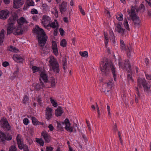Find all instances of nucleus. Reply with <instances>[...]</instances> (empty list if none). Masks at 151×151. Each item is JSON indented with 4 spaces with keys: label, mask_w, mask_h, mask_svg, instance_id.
<instances>
[{
    "label": "nucleus",
    "mask_w": 151,
    "mask_h": 151,
    "mask_svg": "<svg viewBox=\"0 0 151 151\" xmlns=\"http://www.w3.org/2000/svg\"><path fill=\"white\" fill-rule=\"evenodd\" d=\"M49 63L50 64V67L52 68V70L56 73H58L60 71L59 64L56 60H52L50 59L49 60Z\"/></svg>",
    "instance_id": "423d86ee"
},
{
    "label": "nucleus",
    "mask_w": 151,
    "mask_h": 151,
    "mask_svg": "<svg viewBox=\"0 0 151 151\" xmlns=\"http://www.w3.org/2000/svg\"><path fill=\"white\" fill-rule=\"evenodd\" d=\"M36 98L37 99L36 101L38 102V104H39L40 106H42V103L41 102L42 100L41 98L39 96L38 98Z\"/></svg>",
    "instance_id": "49530a36"
},
{
    "label": "nucleus",
    "mask_w": 151,
    "mask_h": 151,
    "mask_svg": "<svg viewBox=\"0 0 151 151\" xmlns=\"http://www.w3.org/2000/svg\"><path fill=\"white\" fill-rule=\"evenodd\" d=\"M13 59L14 61L19 63H22L24 61V59L17 55H14Z\"/></svg>",
    "instance_id": "f3484780"
},
{
    "label": "nucleus",
    "mask_w": 151,
    "mask_h": 151,
    "mask_svg": "<svg viewBox=\"0 0 151 151\" xmlns=\"http://www.w3.org/2000/svg\"><path fill=\"white\" fill-rule=\"evenodd\" d=\"M132 70L130 73H128V74L127 76V79L129 81L133 82V79L132 78Z\"/></svg>",
    "instance_id": "cd10ccee"
},
{
    "label": "nucleus",
    "mask_w": 151,
    "mask_h": 151,
    "mask_svg": "<svg viewBox=\"0 0 151 151\" xmlns=\"http://www.w3.org/2000/svg\"><path fill=\"white\" fill-rule=\"evenodd\" d=\"M23 34V30L22 28H21L19 32L15 31L13 33V34L15 35H22Z\"/></svg>",
    "instance_id": "72a5a7b5"
},
{
    "label": "nucleus",
    "mask_w": 151,
    "mask_h": 151,
    "mask_svg": "<svg viewBox=\"0 0 151 151\" xmlns=\"http://www.w3.org/2000/svg\"><path fill=\"white\" fill-rule=\"evenodd\" d=\"M9 51H12L15 52H19V50L16 47H14L12 46L11 45L10 47Z\"/></svg>",
    "instance_id": "5701e85b"
},
{
    "label": "nucleus",
    "mask_w": 151,
    "mask_h": 151,
    "mask_svg": "<svg viewBox=\"0 0 151 151\" xmlns=\"http://www.w3.org/2000/svg\"><path fill=\"white\" fill-rule=\"evenodd\" d=\"M4 30L3 29L1 30L0 33V38L1 39H4Z\"/></svg>",
    "instance_id": "37998d69"
},
{
    "label": "nucleus",
    "mask_w": 151,
    "mask_h": 151,
    "mask_svg": "<svg viewBox=\"0 0 151 151\" xmlns=\"http://www.w3.org/2000/svg\"><path fill=\"white\" fill-rule=\"evenodd\" d=\"M52 109L51 108L47 106L46 108L45 117L46 119L50 120L52 116Z\"/></svg>",
    "instance_id": "1a4fd4ad"
},
{
    "label": "nucleus",
    "mask_w": 151,
    "mask_h": 151,
    "mask_svg": "<svg viewBox=\"0 0 151 151\" xmlns=\"http://www.w3.org/2000/svg\"><path fill=\"white\" fill-rule=\"evenodd\" d=\"M124 25L128 31L130 30V29L129 28V24L127 20L126 19H124Z\"/></svg>",
    "instance_id": "f704fd0d"
},
{
    "label": "nucleus",
    "mask_w": 151,
    "mask_h": 151,
    "mask_svg": "<svg viewBox=\"0 0 151 151\" xmlns=\"http://www.w3.org/2000/svg\"><path fill=\"white\" fill-rule=\"evenodd\" d=\"M55 11V15L56 17H58V11L57 10V9L55 7L54 8Z\"/></svg>",
    "instance_id": "e2e57ef3"
},
{
    "label": "nucleus",
    "mask_w": 151,
    "mask_h": 151,
    "mask_svg": "<svg viewBox=\"0 0 151 151\" xmlns=\"http://www.w3.org/2000/svg\"><path fill=\"white\" fill-rule=\"evenodd\" d=\"M68 125H68L65 126L64 127L65 129L68 132H73L74 129L73 127H70V125Z\"/></svg>",
    "instance_id": "a878e982"
},
{
    "label": "nucleus",
    "mask_w": 151,
    "mask_h": 151,
    "mask_svg": "<svg viewBox=\"0 0 151 151\" xmlns=\"http://www.w3.org/2000/svg\"><path fill=\"white\" fill-rule=\"evenodd\" d=\"M121 49L122 50L126 51L127 55L128 57L130 58L131 56V52L132 51L131 48H129L128 47H126L124 45H121Z\"/></svg>",
    "instance_id": "ddd939ff"
},
{
    "label": "nucleus",
    "mask_w": 151,
    "mask_h": 151,
    "mask_svg": "<svg viewBox=\"0 0 151 151\" xmlns=\"http://www.w3.org/2000/svg\"><path fill=\"white\" fill-rule=\"evenodd\" d=\"M50 99L52 106L55 107H57L58 106L57 103L54 99H52L51 97H50Z\"/></svg>",
    "instance_id": "2f4dec72"
},
{
    "label": "nucleus",
    "mask_w": 151,
    "mask_h": 151,
    "mask_svg": "<svg viewBox=\"0 0 151 151\" xmlns=\"http://www.w3.org/2000/svg\"><path fill=\"white\" fill-rule=\"evenodd\" d=\"M17 144L18 145V148L19 149L21 150H22L24 148V145L25 144H23V141L21 142H19L17 143Z\"/></svg>",
    "instance_id": "7c9ffc66"
},
{
    "label": "nucleus",
    "mask_w": 151,
    "mask_h": 151,
    "mask_svg": "<svg viewBox=\"0 0 151 151\" xmlns=\"http://www.w3.org/2000/svg\"><path fill=\"white\" fill-rule=\"evenodd\" d=\"M16 139L17 140V143L23 141L22 140L21 136L20 134H18L17 135L16 137Z\"/></svg>",
    "instance_id": "79ce46f5"
},
{
    "label": "nucleus",
    "mask_w": 151,
    "mask_h": 151,
    "mask_svg": "<svg viewBox=\"0 0 151 151\" xmlns=\"http://www.w3.org/2000/svg\"><path fill=\"white\" fill-rule=\"evenodd\" d=\"M0 122L1 124V127L4 128H6L7 131H9L11 129V127L9 124L6 119H4L1 121Z\"/></svg>",
    "instance_id": "6e6552de"
},
{
    "label": "nucleus",
    "mask_w": 151,
    "mask_h": 151,
    "mask_svg": "<svg viewBox=\"0 0 151 151\" xmlns=\"http://www.w3.org/2000/svg\"><path fill=\"white\" fill-rule=\"evenodd\" d=\"M32 123L34 125H39L40 122L38 121L37 119L34 116L32 117Z\"/></svg>",
    "instance_id": "b1692460"
},
{
    "label": "nucleus",
    "mask_w": 151,
    "mask_h": 151,
    "mask_svg": "<svg viewBox=\"0 0 151 151\" xmlns=\"http://www.w3.org/2000/svg\"><path fill=\"white\" fill-rule=\"evenodd\" d=\"M122 22H119L118 23L116 26L117 28V29H116V31L117 32L120 33L121 31V30L123 29L122 28Z\"/></svg>",
    "instance_id": "4be33fe9"
},
{
    "label": "nucleus",
    "mask_w": 151,
    "mask_h": 151,
    "mask_svg": "<svg viewBox=\"0 0 151 151\" xmlns=\"http://www.w3.org/2000/svg\"><path fill=\"white\" fill-rule=\"evenodd\" d=\"M135 9L136 7L132 5L131 7V10H130L129 9L127 10V12L130 17H132V16L136 14L135 13Z\"/></svg>",
    "instance_id": "a211bd4d"
},
{
    "label": "nucleus",
    "mask_w": 151,
    "mask_h": 151,
    "mask_svg": "<svg viewBox=\"0 0 151 151\" xmlns=\"http://www.w3.org/2000/svg\"><path fill=\"white\" fill-rule=\"evenodd\" d=\"M7 136H9V137H6V135L1 131H0V141L3 143L5 142V139L7 140H10L12 138V137L9 133L7 134Z\"/></svg>",
    "instance_id": "0eeeda50"
},
{
    "label": "nucleus",
    "mask_w": 151,
    "mask_h": 151,
    "mask_svg": "<svg viewBox=\"0 0 151 151\" xmlns=\"http://www.w3.org/2000/svg\"><path fill=\"white\" fill-rule=\"evenodd\" d=\"M114 132L116 133L117 130V125L116 123H115L113 127Z\"/></svg>",
    "instance_id": "680f3d73"
},
{
    "label": "nucleus",
    "mask_w": 151,
    "mask_h": 151,
    "mask_svg": "<svg viewBox=\"0 0 151 151\" xmlns=\"http://www.w3.org/2000/svg\"><path fill=\"white\" fill-rule=\"evenodd\" d=\"M62 62L63 65V69L64 70V72L65 73V70L66 69L67 65V59L66 57H65L63 58Z\"/></svg>",
    "instance_id": "412c9836"
},
{
    "label": "nucleus",
    "mask_w": 151,
    "mask_h": 151,
    "mask_svg": "<svg viewBox=\"0 0 151 151\" xmlns=\"http://www.w3.org/2000/svg\"><path fill=\"white\" fill-rule=\"evenodd\" d=\"M29 100V98L27 95L24 96L23 97V103L26 105V104L28 102Z\"/></svg>",
    "instance_id": "4c0bfd02"
},
{
    "label": "nucleus",
    "mask_w": 151,
    "mask_h": 151,
    "mask_svg": "<svg viewBox=\"0 0 151 151\" xmlns=\"http://www.w3.org/2000/svg\"><path fill=\"white\" fill-rule=\"evenodd\" d=\"M27 140L30 145L32 144L33 142L32 140L30 138H28Z\"/></svg>",
    "instance_id": "69168bd1"
},
{
    "label": "nucleus",
    "mask_w": 151,
    "mask_h": 151,
    "mask_svg": "<svg viewBox=\"0 0 151 151\" xmlns=\"http://www.w3.org/2000/svg\"><path fill=\"white\" fill-rule=\"evenodd\" d=\"M52 50L58 48L57 43L55 41L52 40Z\"/></svg>",
    "instance_id": "473e14b6"
},
{
    "label": "nucleus",
    "mask_w": 151,
    "mask_h": 151,
    "mask_svg": "<svg viewBox=\"0 0 151 151\" xmlns=\"http://www.w3.org/2000/svg\"><path fill=\"white\" fill-rule=\"evenodd\" d=\"M137 83L139 87H141V84L142 85L144 91L148 93L150 91V86L148 85V83L146 82L145 79H138Z\"/></svg>",
    "instance_id": "39448f33"
},
{
    "label": "nucleus",
    "mask_w": 151,
    "mask_h": 151,
    "mask_svg": "<svg viewBox=\"0 0 151 151\" xmlns=\"http://www.w3.org/2000/svg\"><path fill=\"white\" fill-rule=\"evenodd\" d=\"M78 7L79 9V10L81 13L83 15H85V13L84 11L82 9V7L81 6H79Z\"/></svg>",
    "instance_id": "de8ad7c7"
},
{
    "label": "nucleus",
    "mask_w": 151,
    "mask_h": 151,
    "mask_svg": "<svg viewBox=\"0 0 151 151\" xmlns=\"http://www.w3.org/2000/svg\"><path fill=\"white\" fill-rule=\"evenodd\" d=\"M107 86L108 89H111L113 86V84L112 81L108 82L107 84Z\"/></svg>",
    "instance_id": "ea45409f"
},
{
    "label": "nucleus",
    "mask_w": 151,
    "mask_h": 151,
    "mask_svg": "<svg viewBox=\"0 0 151 151\" xmlns=\"http://www.w3.org/2000/svg\"><path fill=\"white\" fill-rule=\"evenodd\" d=\"M124 68L126 70L127 73H130L131 71V66L130 63L128 59L126 60L124 64Z\"/></svg>",
    "instance_id": "f8f14e48"
},
{
    "label": "nucleus",
    "mask_w": 151,
    "mask_h": 151,
    "mask_svg": "<svg viewBox=\"0 0 151 151\" xmlns=\"http://www.w3.org/2000/svg\"><path fill=\"white\" fill-rule=\"evenodd\" d=\"M100 70L102 72L103 75L107 76L108 75V72L111 69V72L113 76L114 80L116 81V71L111 61L108 62L107 60L104 63V61H102L100 64Z\"/></svg>",
    "instance_id": "f03ea898"
},
{
    "label": "nucleus",
    "mask_w": 151,
    "mask_h": 151,
    "mask_svg": "<svg viewBox=\"0 0 151 151\" xmlns=\"http://www.w3.org/2000/svg\"><path fill=\"white\" fill-rule=\"evenodd\" d=\"M9 151H17L16 147L14 146H11L10 147Z\"/></svg>",
    "instance_id": "c03bdc74"
},
{
    "label": "nucleus",
    "mask_w": 151,
    "mask_h": 151,
    "mask_svg": "<svg viewBox=\"0 0 151 151\" xmlns=\"http://www.w3.org/2000/svg\"><path fill=\"white\" fill-rule=\"evenodd\" d=\"M119 68H124L123 66V63L122 62V59H119Z\"/></svg>",
    "instance_id": "8fccbe9b"
},
{
    "label": "nucleus",
    "mask_w": 151,
    "mask_h": 151,
    "mask_svg": "<svg viewBox=\"0 0 151 151\" xmlns=\"http://www.w3.org/2000/svg\"><path fill=\"white\" fill-rule=\"evenodd\" d=\"M36 142L40 144V145L43 146L44 145V142L42 139L41 138L40 139L36 138Z\"/></svg>",
    "instance_id": "393cba45"
},
{
    "label": "nucleus",
    "mask_w": 151,
    "mask_h": 151,
    "mask_svg": "<svg viewBox=\"0 0 151 151\" xmlns=\"http://www.w3.org/2000/svg\"><path fill=\"white\" fill-rule=\"evenodd\" d=\"M29 123V121L27 118H25L23 120V123L26 125H27Z\"/></svg>",
    "instance_id": "864d4df0"
},
{
    "label": "nucleus",
    "mask_w": 151,
    "mask_h": 151,
    "mask_svg": "<svg viewBox=\"0 0 151 151\" xmlns=\"http://www.w3.org/2000/svg\"><path fill=\"white\" fill-rule=\"evenodd\" d=\"M50 19V18L48 16L44 15L42 17V23L45 24H46V22L49 21Z\"/></svg>",
    "instance_id": "aec40b11"
},
{
    "label": "nucleus",
    "mask_w": 151,
    "mask_h": 151,
    "mask_svg": "<svg viewBox=\"0 0 151 151\" xmlns=\"http://www.w3.org/2000/svg\"><path fill=\"white\" fill-rule=\"evenodd\" d=\"M24 151H29L28 146L26 144L24 145Z\"/></svg>",
    "instance_id": "13d9d810"
},
{
    "label": "nucleus",
    "mask_w": 151,
    "mask_h": 151,
    "mask_svg": "<svg viewBox=\"0 0 151 151\" xmlns=\"http://www.w3.org/2000/svg\"><path fill=\"white\" fill-rule=\"evenodd\" d=\"M18 16L16 13H14L7 20V35H9L13 33V30L15 29L14 26L16 21H17L19 27L22 28V25L24 23H27V21L24 17H21L17 19Z\"/></svg>",
    "instance_id": "f257e3e1"
},
{
    "label": "nucleus",
    "mask_w": 151,
    "mask_h": 151,
    "mask_svg": "<svg viewBox=\"0 0 151 151\" xmlns=\"http://www.w3.org/2000/svg\"><path fill=\"white\" fill-rule=\"evenodd\" d=\"M60 44L61 46L65 47L67 45V41L65 39H63L60 41Z\"/></svg>",
    "instance_id": "bb28decb"
},
{
    "label": "nucleus",
    "mask_w": 151,
    "mask_h": 151,
    "mask_svg": "<svg viewBox=\"0 0 151 151\" xmlns=\"http://www.w3.org/2000/svg\"><path fill=\"white\" fill-rule=\"evenodd\" d=\"M50 27L54 29L55 28H56V26L55 22H53L51 23V24H50Z\"/></svg>",
    "instance_id": "4d7b16f0"
},
{
    "label": "nucleus",
    "mask_w": 151,
    "mask_h": 151,
    "mask_svg": "<svg viewBox=\"0 0 151 151\" xmlns=\"http://www.w3.org/2000/svg\"><path fill=\"white\" fill-rule=\"evenodd\" d=\"M80 55L82 57L86 58L88 57V53L86 51H84L83 52H79Z\"/></svg>",
    "instance_id": "c756f323"
},
{
    "label": "nucleus",
    "mask_w": 151,
    "mask_h": 151,
    "mask_svg": "<svg viewBox=\"0 0 151 151\" xmlns=\"http://www.w3.org/2000/svg\"><path fill=\"white\" fill-rule=\"evenodd\" d=\"M23 4L21 0H14L13 7L15 9H17L21 6Z\"/></svg>",
    "instance_id": "4468645a"
},
{
    "label": "nucleus",
    "mask_w": 151,
    "mask_h": 151,
    "mask_svg": "<svg viewBox=\"0 0 151 151\" xmlns=\"http://www.w3.org/2000/svg\"><path fill=\"white\" fill-rule=\"evenodd\" d=\"M53 50V52L54 54L56 56H57L58 55V49L56 48L52 50Z\"/></svg>",
    "instance_id": "6e6d98bb"
},
{
    "label": "nucleus",
    "mask_w": 151,
    "mask_h": 151,
    "mask_svg": "<svg viewBox=\"0 0 151 151\" xmlns=\"http://www.w3.org/2000/svg\"><path fill=\"white\" fill-rule=\"evenodd\" d=\"M57 127L59 130H62L63 129V127L62 126V124L60 122H57Z\"/></svg>",
    "instance_id": "a19ab883"
},
{
    "label": "nucleus",
    "mask_w": 151,
    "mask_h": 151,
    "mask_svg": "<svg viewBox=\"0 0 151 151\" xmlns=\"http://www.w3.org/2000/svg\"><path fill=\"white\" fill-rule=\"evenodd\" d=\"M59 31L61 36H63L65 35V32L63 28H60L59 29Z\"/></svg>",
    "instance_id": "603ef678"
},
{
    "label": "nucleus",
    "mask_w": 151,
    "mask_h": 151,
    "mask_svg": "<svg viewBox=\"0 0 151 151\" xmlns=\"http://www.w3.org/2000/svg\"><path fill=\"white\" fill-rule=\"evenodd\" d=\"M67 6V3L64 1L60 5V11L62 14L63 13V12H65L66 10Z\"/></svg>",
    "instance_id": "dca6fc26"
},
{
    "label": "nucleus",
    "mask_w": 151,
    "mask_h": 151,
    "mask_svg": "<svg viewBox=\"0 0 151 151\" xmlns=\"http://www.w3.org/2000/svg\"><path fill=\"white\" fill-rule=\"evenodd\" d=\"M31 13L32 14H37L38 13V12L36 9L33 8L31 9Z\"/></svg>",
    "instance_id": "09e8293b"
},
{
    "label": "nucleus",
    "mask_w": 151,
    "mask_h": 151,
    "mask_svg": "<svg viewBox=\"0 0 151 151\" xmlns=\"http://www.w3.org/2000/svg\"><path fill=\"white\" fill-rule=\"evenodd\" d=\"M42 7L43 8V9L45 11L47 9V6L46 4H42Z\"/></svg>",
    "instance_id": "338daca9"
},
{
    "label": "nucleus",
    "mask_w": 151,
    "mask_h": 151,
    "mask_svg": "<svg viewBox=\"0 0 151 151\" xmlns=\"http://www.w3.org/2000/svg\"><path fill=\"white\" fill-rule=\"evenodd\" d=\"M104 37H105V44L106 45L109 42V39H108V37H107V35L104 34Z\"/></svg>",
    "instance_id": "5fc2aeb1"
},
{
    "label": "nucleus",
    "mask_w": 151,
    "mask_h": 151,
    "mask_svg": "<svg viewBox=\"0 0 151 151\" xmlns=\"http://www.w3.org/2000/svg\"><path fill=\"white\" fill-rule=\"evenodd\" d=\"M130 18V19H129L128 18V19L132 21V24L134 27L135 28L139 29L142 25L141 21L139 17L137 14H134L133 16H132V17Z\"/></svg>",
    "instance_id": "20e7f679"
},
{
    "label": "nucleus",
    "mask_w": 151,
    "mask_h": 151,
    "mask_svg": "<svg viewBox=\"0 0 151 151\" xmlns=\"http://www.w3.org/2000/svg\"><path fill=\"white\" fill-rule=\"evenodd\" d=\"M53 148L52 147H46V151H52Z\"/></svg>",
    "instance_id": "052dcab7"
},
{
    "label": "nucleus",
    "mask_w": 151,
    "mask_h": 151,
    "mask_svg": "<svg viewBox=\"0 0 151 151\" xmlns=\"http://www.w3.org/2000/svg\"><path fill=\"white\" fill-rule=\"evenodd\" d=\"M32 69L33 73H35V72L40 70L39 68L35 66H33L32 67Z\"/></svg>",
    "instance_id": "e433bc0d"
},
{
    "label": "nucleus",
    "mask_w": 151,
    "mask_h": 151,
    "mask_svg": "<svg viewBox=\"0 0 151 151\" xmlns=\"http://www.w3.org/2000/svg\"><path fill=\"white\" fill-rule=\"evenodd\" d=\"M35 89L37 91H39L41 88V86L39 83L36 84L34 86Z\"/></svg>",
    "instance_id": "c9c22d12"
},
{
    "label": "nucleus",
    "mask_w": 151,
    "mask_h": 151,
    "mask_svg": "<svg viewBox=\"0 0 151 151\" xmlns=\"http://www.w3.org/2000/svg\"><path fill=\"white\" fill-rule=\"evenodd\" d=\"M109 34L110 36V37L111 38V39H114V36L113 32H110Z\"/></svg>",
    "instance_id": "0e129e2a"
},
{
    "label": "nucleus",
    "mask_w": 151,
    "mask_h": 151,
    "mask_svg": "<svg viewBox=\"0 0 151 151\" xmlns=\"http://www.w3.org/2000/svg\"><path fill=\"white\" fill-rule=\"evenodd\" d=\"M62 108L60 106H59L55 110V115L57 117L61 115L63 113L62 110Z\"/></svg>",
    "instance_id": "6ab92c4d"
},
{
    "label": "nucleus",
    "mask_w": 151,
    "mask_h": 151,
    "mask_svg": "<svg viewBox=\"0 0 151 151\" xmlns=\"http://www.w3.org/2000/svg\"><path fill=\"white\" fill-rule=\"evenodd\" d=\"M61 124H62L63 125L65 124V126L68 125L70 126V123L68 119L67 118H66L64 121L62 122Z\"/></svg>",
    "instance_id": "c85d7f7f"
},
{
    "label": "nucleus",
    "mask_w": 151,
    "mask_h": 151,
    "mask_svg": "<svg viewBox=\"0 0 151 151\" xmlns=\"http://www.w3.org/2000/svg\"><path fill=\"white\" fill-rule=\"evenodd\" d=\"M41 136L43 137L45 143H48L51 141V137L46 131L42 132L41 133Z\"/></svg>",
    "instance_id": "9d476101"
},
{
    "label": "nucleus",
    "mask_w": 151,
    "mask_h": 151,
    "mask_svg": "<svg viewBox=\"0 0 151 151\" xmlns=\"http://www.w3.org/2000/svg\"><path fill=\"white\" fill-rule=\"evenodd\" d=\"M9 63L7 61H5L3 63L2 65L3 66L5 67H6L8 66L9 65Z\"/></svg>",
    "instance_id": "bf43d9fd"
},
{
    "label": "nucleus",
    "mask_w": 151,
    "mask_h": 151,
    "mask_svg": "<svg viewBox=\"0 0 151 151\" xmlns=\"http://www.w3.org/2000/svg\"><path fill=\"white\" fill-rule=\"evenodd\" d=\"M51 86L52 87H54L55 86V79L54 77H51Z\"/></svg>",
    "instance_id": "58836bf2"
},
{
    "label": "nucleus",
    "mask_w": 151,
    "mask_h": 151,
    "mask_svg": "<svg viewBox=\"0 0 151 151\" xmlns=\"http://www.w3.org/2000/svg\"><path fill=\"white\" fill-rule=\"evenodd\" d=\"M45 70L42 71L40 74V76L45 83H47L49 81L48 79V76L45 72Z\"/></svg>",
    "instance_id": "2eb2a0df"
},
{
    "label": "nucleus",
    "mask_w": 151,
    "mask_h": 151,
    "mask_svg": "<svg viewBox=\"0 0 151 151\" xmlns=\"http://www.w3.org/2000/svg\"><path fill=\"white\" fill-rule=\"evenodd\" d=\"M28 1L29 2L27 4V7L30 6H34V3L32 0H31V1L29 0H28Z\"/></svg>",
    "instance_id": "a18cd8bd"
},
{
    "label": "nucleus",
    "mask_w": 151,
    "mask_h": 151,
    "mask_svg": "<svg viewBox=\"0 0 151 151\" xmlns=\"http://www.w3.org/2000/svg\"><path fill=\"white\" fill-rule=\"evenodd\" d=\"M119 17H116V19L119 21H122L123 19V15L122 14H120L118 15Z\"/></svg>",
    "instance_id": "3c124183"
},
{
    "label": "nucleus",
    "mask_w": 151,
    "mask_h": 151,
    "mask_svg": "<svg viewBox=\"0 0 151 151\" xmlns=\"http://www.w3.org/2000/svg\"><path fill=\"white\" fill-rule=\"evenodd\" d=\"M145 76L146 78L147 79L151 80V75L145 74Z\"/></svg>",
    "instance_id": "774afa93"
},
{
    "label": "nucleus",
    "mask_w": 151,
    "mask_h": 151,
    "mask_svg": "<svg viewBox=\"0 0 151 151\" xmlns=\"http://www.w3.org/2000/svg\"><path fill=\"white\" fill-rule=\"evenodd\" d=\"M9 12L7 9L2 10L0 11V19L3 20L6 19L9 16Z\"/></svg>",
    "instance_id": "9b49d317"
},
{
    "label": "nucleus",
    "mask_w": 151,
    "mask_h": 151,
    "mask_svg": "<svg viewBox=\"0 0 151 151\" xmlns=\"http://www.w3.org/2000/svg\"><path fill=\"white\" fill-rule=\"evenodd\" d=\"M37 28H35L33 30V32L37 34V38L38 39V42L40 44V46L42 47L45 44L47 40L45 36L47 37L42 29L40 28L38 25H37Z\"/></svg>",
    "instance_id": "7ed1b4c3"
}]
</instances>
